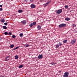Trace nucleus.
Listing matches in <instances>:
<instances>
[{"mask_svg":"<svg viewBox=\"0 0 77 77\" xmlns=\"http://www.w3.org/2000/svg\"><path fill=\"white\" fill-rule=\"evenodd\" d=\"M76 42H77V39L73 38L71 41L70 44L72 45H73V44H75Z\"/></svg>","mask_w":77,"mask_h":77,"instance_id":"nucleus-1","label":"nucleus"},{"mask_svg":"<svg viewBox=\"0 0 77 77\" xmlns=\"http://www.w3.org/2000/svg\"><path fill=\"white\" fill-rule=\"evenodd\" d=\"M56 12L57 14H58V15H59L60 14H61L62 12V9H60L59 10H57L56 11Z\"/></svg>","mask_w":77,"mask_h":77,"instance_id":"nucleus-2","label":"nucleus"},{"mask_svg":"<svg viewBox=\"0 0 77 77\" xmlns=\"http://www.w3.org/2000/svg\"><path fill=\"white\" fill-rule=\"evenodd\" d=\"M58 27L59 28H62L63 27H66V24L64 23L61 24Z\"/></svg>","mask_w":77,"mask_h":77,"instance_id":"nucleus-3","label":"nucleus"},{"mask_svg":"<svg viewBox=\"0 0 77 77\" xmlns=\"http://www.w3.org/2000/svg\"><path fill=\"white\" fill-rule=\"evenodd\" d=\"M69 75L68 72H66L63 74V77H68Z\"/></svg>","mask_w":77,"mask_h":77,"instance_id":"nucleus-4","label":"nucleus"},{"mask_svg":"<svg viewBox=\"0 0 77 77\" xmlns=\"http://www.w3.org/2000/svg\"><path fill=\"white\" fill-rule=\"evenodd\" d=\"M38 59H42L43 58V55L42 54L41 55H39L38 57Z\"/></svg>","mask_w":77,"mask_h":77,"instance_id":"nucleus-5","label":"nucleus"},{"mask_svg":"<svg viewBox=\"0 0 77 77\" xmlns=\"http://www.w3.org/2000/svg\"><path fill=\"white\" fill-rule=\"evenodd\" d=\"M35 7H36V6L35 4H31L30 5V8L32 9H33V8H35Z\"/></svg>","mask_w":77,"mask_h":77,"instance_id":"nucleus-6","label":"nucleus"},{"mask_svg":"<svg viewBox=\"0 0 77 77\" xmlns=\"http://www.w3.org/2000/svg\"><path fill=\"white\" fill-rule=\"evenodd\" d=\"M21 23L23 24L24 25H25L26 24V23H27V21L26 20H23L21 22Z\"/></svg>","mask_w":77,"mask_h":77,"instance_id":"nucleus-7","label":"nucleus"},{"mask_svg":"<svg viewBox=\"0 0 77 77\" xmlns=\"http://www.w3.org/2000/svg\"><path fill=\"white\" fill-rule=\"evenodd\" d=\"M37 28L39 30L41 29V25H38L37 26Z\"/></svg>","mask_w":77,"mask_h":77,"instance_id":"nucleus-8","label":"nucleus"},{"mask_svg":"<svg viewBox=\"0 0 77 77\" xmlns=\"http://www.w3.org/2000/svg\"><path fill=\"white\" fill-rule=\"evenodd\" d=\"M9 56H8L7 57H6V60H5V61H8V60H9Z\"/></svg>","mask_w":77,"mask_h":77,"instance_id":"nucleus-9","label":"nucleus"},{"mask_svg":"<svg viewBox=\"0 0 77 77\" xmlns=\"http://www.w3.org/2000/svg\"><path fill=\"white\" fill-rule=\"evenodd\" d=\"M67 41H68L66 39V40H65L64 41H63V43H66V42H67Z\"/></svg>","mask_w":77,"mask_h":77,"instance_id":"nucleus-10","label":"nucleus"},{"mask_svg":"<svg viewBox=\"0 0 77 77\" xmlns=\"http://www.w3.org/2000/svg\"><path fill=\"white\" fill-rule=\"evenodd\" d=\"M5 19H2L1 20V23H5Z\"/></svg>","mask_w":77,"mask_h":77,"instance_id":"nucleus-11","label":"nucleus"},{"mask_svg":"<svg viewBox=\"0 0 77 77\" xmlns=\"http://www.w3.org/2000/svg\"><path fill=\"white\" fill-rule=\"evenodd\" d=\"M59 46H60L59 45V44H57L56 45V47L55 48H59Z\"/></svg>","mask_w":77,"mask_h":77,"instance_id":"nucleus-12","label":"nucleus"},{"mask_svg":"<svg viewBox=\"0 0 77 77\" xmlns=\"http://www.w3.org/2000/svg\"><path fill=\"white\" fill-rule=\"evenodd\" d=\"M18 12H19V13H22V12H23V10L20 9L18 11Z\"/></svg>","mask_w":77,"mask_h":77,"instance_id":"nucleus-13","label":"nucleus"},{"mask_svg":"<svg viewBox=\"0 0 77 77\" xmlns=\"http://www.w3.org/2000/svg\"><path fill=\"white\" fill-rule=\"evenodd\" d=\"M65 20L66 21H69L70 20V18H66Z\"/></svg>","mask_w":77,"mask_h":77,"instance_id":"nucleus-14","label":"nucleus"},{"mask_svg":"<svg viewBox=\"0 0 77 77\" xmlns=\"http://www.w3.org/2000/svg\"><path fill=\"white\" fill-rule=\"evenodd\" d=\"M32 25L34 26L35 25H36V22H35L32 23Z\"/></svg>","mask_w":77,"mask_h":77,"instance_id":"nucleus-15","label":"nucleus"},{"mask_svg":"<svg viewBox=\"0 0 77 77\" xmlns=\"http://www.w3.org/2000/svg\"><path fill=\"white\" fill-rule=\"evenodd\" d=\"M12 35V33L11 32H8V35H9V36H11Z\"/></svg>","mask_w":77,"mask_h":77,"instance_id":"nucleus-16","label":"nucleus"},{"mask_svg":"<svg viewBox=\"0 0 77 77\" xmlns=\"http://www.w3.org/2000/svg\"><path fill=\"white\" fill-rule=\"evenodd\" d=\"M15 58V59H18V55H16Z\"/></svg>","mask_w":77,"mask_h":77,"instance_id":"nucleus-17","label":"nucleus"},{"mask_svg":"<svg viewBox=\"0 0 77 77\" xmlns=\"http://www.w3.org/2000/svg\"><path fill=\"white\" fill-rule=\"evenodd\" d=\"M2 27L4 29H7V27L6 26H3Z\"/></svg>","mask_w":77,"mask_h":77,"instance_id":"nucleus-18","label":"nucleus"},{"mask_svg":"<svg viewBox=\"0 0 77 77\" xmlns=\"http://www.w3.org/2000/svg\"><path fill=\"white\" fill-rule=\"evenodd\" d=\"M23 65H20L19 66V68H23Z\"/></svg>","mask_w":77,"mask_h":77,"instance_id":"nucleus-19","label":"nucleus"},{"mask_svg":"<svg viewBox=\"0 0 77 77\" xmlns=\"http://www.w3.org/2000/svg\"><path fill=\"white\" fill-rule=\"evenodd\" d=\"M47 5H48L47 4V3H46V4H43V6H44V7H46Z\"/></svg>","mask_w":77,"mask_h":77,"instance_id":"nucleus-20","label":"nucleus"},{"mask_svg":"<svg viewBox=\"0 0 77 77\" xmlns=\"http://www.w3.org/2000/svg\"><path fill=\"white\" fill-rule=\"evenodd\" d=\"M29 45L28 44L25 45H24V47H29Z\"/></svg>","mask_w":77,"mask_h":77,"instance_id":"nucleus-21","label":"nucleus"},{"mask_svg":"<svg viewBox=\"0 0 77 77\" xmlns=\"http://www.w3.org/2000/svg\"><path fill=\"white\" fill-rule=\"evenodd\" d=\"M51 2V1H49L47 2L46 4L48 5V4H50V3Z\"/></svg>","mask_w":77,"mask_h":77,"instance_id":"nucleus-22","label":"nucleus"},{"mask_svg":"<svg viewBox=\"0 0 77 77\" xmlns=\"http://www.w3.org/2000/svg\"><path fill=\"white\" fill-rule=\"evenodd\" d=\"M8 34V32H4V34L5 35H7Z\"/></svg>","mask_w":77,"mask_h":77,"instance_id":"nucleus-23","label":"nucleus"},{"mask_svg":"<svg viewBox=\"0 0 77 77\" xmlns=\"http://www.w3.org/2000/svg\"><path fill=\"white\" fill-rule=\"evenodd\" d=\"M19 48V47L17 46L13 50H17V49H18Z\"/></svg>","mask_w":77,"mask_h":77,"instance_id":"nucleus-24","label":"nucleus"},{"mask_svg":"<svg viewBox=\"0 0 77 77\" xmlns=\"http://www.w3.org/2000/svg\"><path fill=\"white\" fill-rule=\"evenodd\" d=\"M20 37H22V36H23V33H20Z\"/></svg>","mask_w":77,"mask_h":77,"instance_id":"nucleus-25","label":"nucleus"},{"mask_svg":"<svg viewBox=\"0 0 77 77\" xmlns=\"http://www.w3.org/2000/svg\"><path fill=\"white\" fill-rule=\"evenodd\" d=\"M59 45H60V46H62V42H59Z\"/></svg>","mask_w":77,"mask_h":77,"instance_id":"nucleus-26","label":"nucleus"},{"mask_svg":"<svg viewBox=\"0 0 77 77\" xmlns=\"http://www.w3.org/2000/svg\"><path fill=\"white\" fill-rule=\"evenodd\" d=\"M76 26V25L75 24H72V26L73 27H75Z\"/></svg>","mask_w":77,"mask_h":77,"instance_id":"nucleus-27","label":"nucleus"},{"mask_svg":"<svg viewBox=\"0 0 77 77\" xmlns=\"http://www.w3.org/2000/svg\"><path fill=\"white\" fill-rule=\"evenodd\" d=\"M14 47V45H11L10 46V48H13Z\"/></svg>","mask_w":77,"mask_h":77,"instance_id":"nucleus-28","label":"nucleus"},{"mask_svg":"<svg viewBox=\"0 0 77 77\" xmlns=\"http://www.w3.org/2000/svg\"><path fill=\"white\" fill-rule=\"evenodd\" d=\"M51 65H55V63H54L53 62H52L51 63H50Z\"/></svg>","mask_w":77,"mask_h":77,"instance_id":"nucleus-29","label":"nucleus"},{"mask_svg":"<svg viewBox=\"0 0 77 77\" xmlns=\"http://www.w3.org/2000/svg\"><path fill=\"white\" fill-rule=\"evenodd\" d=\"M33 24L32 23H30L29 24V26L30 27H32L33 26Z\"/></svg>","mask_w":77,"mask_h":77,"instance_id":"nucleus-30","label":"nucleus"},{"mask_svg":"<svg viewBox=\"0 0 77 77\" xmlns=\"http://www.w3.org/2000/svg\"><path fill=\"white\" fill-rule=\"evenodd\" d=\"M12 37L13 38H16V36H15V35H13L12 36Z\"/></svg>","mask_w":77,"mask_h":77,"instance_id":"nucleus-31","label":"nucleus"},{"mask_svg":"<svg viewBox=\"0 0 77 77\" xmlns=\"http://www.w3.org/2000/svg\"><path fill=\"white\" fill-rule=\"evenodd\" d=\"M65 8H66V9H67V8H68V5H66L65 6Z\"/></svg>","mask_w":77,"mask_h":77,"instance_id":"nucleus-32","label":"nucleus"},{"mask_svg":"<svg viewBox=\"0 0 77 77\" xmlns=\"http://www.w3.org/2000/svg\"><path fill=\"white\" fill-rule=\"evenodd\" d=\"M33 0H30L29 1V2L30 3H32V2H33Z\"/></svg>","mask_w":77,"mask_h":77,"instance_id":"nucleus-33","label":"nucleus"},{"mask_svg":"<svg viewBox=\"0 0 77 77\" xmlns=\"http://www.w3.org/2000/svg\"><path fill=\"white\" fill-rule=\"evenodd\" d=\"M4 24L5 26H7V25H8V23H4Z\"/></svg>","mask_w":77,"mask_h":77,"instance_id":"nucleus-34","label":"nucleus"},{"mask_svg":"<svg viewBox=\"0 0 77 77\" xmlns=\"http://www.w3.org/2000/svg\"><path fill=\"white\" fill-rule=\"evenodd\" d=\"M2 10H3V8H0V11H2Z\"/></svg>","mask_w":77,"mask_h":77,"instance_id":"nucleus-35","label":"nucleus"},{"mask_svg":"<svg viewBox=\"0 0 77 77\" xmlns=\"http://www.w3.org/2000/svg\"><path fill=\"white\" fill-rule=\"evenodd\" d=\"M2 5H0V8H2Z\"/></svg>","mask_w":77,"mask_h":77,"instance_id":"nucleus-36","label":"nucleus"},{"mask_svg":"<svg viewBox=\"0 0 77 77\" xmlns=\"http://www.w3.org/2000/svg\"><path fill=\"white\" fill-rule=\"evenodd\" d=\"M25 2H27V0H24Z\"/></svg>","mask_w":77,"mask_h":77,"instance_id":"nucleus-37","label":"nucleus"},{"mask_svg":"<svg viewBox=\"0 0 77 77\" xmlns=\"http://www.w3.org/2000/svg\"><path fill=\"white\" fill-rule=\"evenodd\" d=\"M61 72H62V70H60L59 71V72H60V73H61Z\"/></svg>","mask_w":77,"mask_h":77,"instance_id":"nucleus-38","label":"nucleus"},{"mask_svg":"<svg viewBox=\"0 0 77 77\" xmlns=\"http://www.w3.org/2000/svg\"><path fill=\"white\" fill-rule=\"evenodd\" d=\"M0 77H2V76L0 75Z\"/></svg>","mask_w":77,"mask_h":77,"instance_id":"nucleus-39","label":"nucleus"},{"mask_svg":"<svg viewBox=\"0 0 77 77\" xmlns=\"http://www.w3.org/2000/svg\"><path fill=\"white\" fill-rule=\"evenodd\" d=\"M0 41H2V39H0Z\"/></svg>","mask_w":77,"mask_h":77,"instance_id":"nucleus-40","label":"nucleus"},{"mask_svg":"<svg viewBox=\"0 0 77 77\" xmlns=\"http://www.w3.org/2000/svg\"><path fill=\"white\" fill-rule=\"evenodd\" d=\"M55 63V64H56L57 63Z\"/></svg>","mask_w":77,"mask_h":77,"instance_id":"nucleus-41","label":"nucleus"}]
</instances>
